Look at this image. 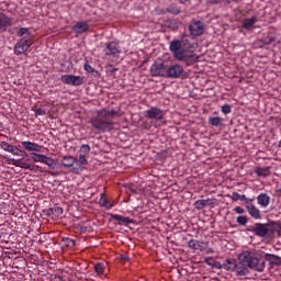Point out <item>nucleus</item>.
Instances as JSON below:
<instances>
[{"label": "nucleus", "instance_id": "obj_9", "mask_svg": "<svg viewBox=\"0 0 281 281\" xmlns=\"http://www.w3.org/2000/svg\"><path fill=\"white\" fill-rule=\"evenodd\" d=\"M150 74L154 76V78H157L158 76L168 77V66H166L164 63H155L150 67Z\"/></svg>", "mask_w": 281, "mask_h": 281}, {"label": "nucleus", "instance_id": "obj_55", "mask_svg": "<svg viewBox=\"0 0 281 281\" xmlns=\"http://www.w3.org/2000/svg\"><path fill=\"white\" fill-rule=\"evenodd\" d=\"M278 147L281 148V139L279 140Z\"/></svg>", "mask_w": 281, "mask_h": 281}, {"label": "nucleus", "instance_id": "obj_33", "mask_svg": "<svg viewBox=\"0 0 281 281\" xmlns=\"http://www.w3.org/2000/svg\"><path fill=\"white\" fill-rule=\"evenodd\" d=\"M167 12H170V14H181V9L179 7L171 4L167 8Z\"/></svg>", "mask_w": 281, "mask_h": 281}, {"label": "nucleus", "instance_id": "obj_29", "mask_svg": "<svg viewBox=\"0 0 281 281\" xmlns=\"http://www.w3.org/2000/svg\"><path fill=\"white\" fill-rule=\"evenodd\" d=\"M99 204L101 205V207H105V210H112L113 207V204L106 199V195L104 193H101Z\"/></svg>", "mask_w": 281, "mask_h": 281}, {"label": "nucleus", "instance_id": "obj_59", "mask_svg": "<svg viewBox=\"0 0 281 281\" xmlns=\"http://www.w3.org/2000/svg\"><path fill=\"white\" fill-rule=\"evenodd\" d=\"M0 239H1V234H0Z\"/></svg>", "mask_w": 281, "mask_h": 281}, {"label": "nucleus", "instance_id": "obj_54", "mask_svg": "<svg viewBox=\"0 0 281 281\" xmlns=\"http://www.w3.org/2000/svg\"><path fill=\"white\" fill-rule=\"evenodd\" d=\"M0 159H8V156H3L0 154Z\"/></svg>", "mask_w": 281, "mask_h": 281}, {"label": "nucleus", "instance_id": "obj_35", "mask_svg": "<svg viewBox=\"0 0 281 281\" xmlns=\"http://www.w3.org/2000/svg\"><path fill=\"white\" fill-rule=\"evenodd\" d=\"M32 159H33V161H35V162L43 164V161H44V159H45V155L33 153Z\"/></svg>", "mask_w": 281, "mask_h": 281}, {"label": "nucleus", "instance_id": "obj_5", "mask_svg": "<svg viewBox=\"0 0 281 281\" xmlns=\"http://www.w3.org/2000/svg\"><path fill=\"white\" fill-rule=\"evenodd\" d=\"M60 81L63 85H69L70 87H82L85 77L76 75H61Z\"/></svg>", "mask_w": 281, "mask_h": 281}, {"label": "nucleus", "instance_id": "obj_52", "mask_svg": "<svg viewBox=\"0 0 281 281\" xmlns=\"http://www.w3.org/2000/svg\"><path fill=\"white\" fill-rule=\"evenodd\" d=\"M279 236H281V223L279 224V231H278Z\"/></svg>", "mask_w": 281, "mask_h": 281}, {"label": "nucleus", "instance_id": "obj_19", "mask_svg": "<svg viewBox=\"0 0 281 281\" xmlns=\"http://www.w3.org/2000/svg\"><path fill=\"white\" fill-rule=\"evenodd\" d=\"M256 23H258V16L254 15L252 18L243 20V27L244 30L251 31L254 27H256Z\"/></svg>", "mask_w": 281, "mask_h": 281}, {"label": "nucleus", "instance_id": "obj_36", "mask_svg": "<svg viewBox=\"0 0 281 281\" xmlns=\"http://www.w3.org/2000/svg\"><path fill=\"white\" fill-rule=\"evenodd\" d=\"M89 153H91V146H89L87 144L81 145L80 155H85L87 157V155H89Z\"/></svg>", "mask_w": 281, "mask_h": 281}, {"label": "nucleus", "instance_id": "obj_38", "mask_svg": "<svg viewBox=\"0 0 281 281\" xmlns=\"http://www.w3.org/2000/svg\"><path fill=\"white\" fill-rule=\"evenodd\" d=\"M237 223L238 225H247V223H249V217L240 215L237 217Z\"/></svg>", "mask_w": 281, "mask_h": 281}, {"label": "nucleus", "instance_id": "obj_18", "mask_svg": "<svg viewBox=\"0 0 281 281\" xmlns=\"http://www.w3.org/2000/svg\"><path fill=\"white\" fill-rule=\"evenodd\" d=\"M214 199L198 200L194 202L195 210H205L210 205H214Z\"/></svg>", "mask_w": 281, "mask_h": 281}, {"label": "nucleus", "instance_id": "obj_42", "mask_svg": "<svg viewBox=\"0 0 281 281\" xmlns=\"http://www.w3.org/2000/svg\"><path fill=\"white\" fill-rule=\"evenodd\" d=\"M261 41H263L266 45H271V43H274L276 38L273 36H267L263 37Z\"/></svg>", "mask_w": 281, "mask_h": 281}, {"label": "nucleus", "instance_id": "obj_43", "mask_svg": "<svg viewBox=\"0 0 281 281\" xmlns=\"http://www.w3.org/2000/svg\"><path fill=\"white\" fill-rule=\"evenodd\" d=\"M63 241L66 243L67 247H71V245L72 246L76 245V241L74 239L69 238V237H65L63 239Z\"/></svg>", "mask_w": 281, "mask_h": 281}, {"label": "nucleus", "instance_id": "obj_8", "mask_svg": "<svg viewBox=\"0 0 281 281\" xmlns=\"http://www.w3.org/2000/svg\"><path fill=\"white\" fill-rule=\"evenodd\" d=\"M103 53L106 56H112V58H119L122 50L120 49V45L116 42H109L105 44V48Z\"/></svg>", "mask_w": 281, "mask_h": 281}, {"label": "nucleus", "instance_id": "obj_46", "mask_svg": "<svg viewBox=\"0 0 281 281\" xmlns=\"http://www.w3.org/2000/svg\"><path fill=\"white\" fill-rule=\"evenodd\" d=\"M235 212L236 214H245V209H243L241 206H237L235 207Z\"/></svg>", "mask_w": 281, "mask_h": 281}, {"label": "nucleus", "instance_id": "obj_11", "mask_svg": "<svg viewBox=\"0 0 281 281\" xmlns=\"http://www.w3.org/2000/svg\"><path fill=\"white\" fill-rule=\"evenodd\" d=\"M183 66L179 64H172L167 67V78H181L183 76Z\"/></svg>", "mask_w": 281, "mask_h": 281}, {"label": "nucleus", "instance_id": "obj_50", "mask_svg": "<svg viewBox=\"0 0 281 281\" xmlns=\"http://www.w3.org/2000/svg\"><path fill=\"white\" fill-rule=\"evenodd\" d=\"M207 3L217 4L221 3V0H207Z\"/></svg>", "mask_w": 281, "mask_h": 281}, {"label": "nucleus", "instance_id": "obj_32", "mask_svg": "<svg viewBox=\"0 0 281 281\" xmlns=\"http://www.w3.org/2000/svg\"><path fill=\"white\" fill-rule=\"evenodd\" d=\"M43 164H45L46 166H48L49 168H55L56 167V160H54V158H49L47 156H44V161Z\"/></svg>", "mask_w": 281, "mask_h": 281}, {"label": "nucleus", "instance_id": "obj_49", "mask_svg": "<svg viewBox=\"0 0 281 281\" xmlns=\"http://www.w3.org/2000/svg\"><path fill=\"white\" fill-rule=\"evenodd\" d=\"M120 258H121V260H124L125 262H128V260H130L128 255H121Z\"/></svg>", "mask_w": 281, "mask_h": 281}, {"label": "nucleus", "instance_id": "obj_25", "mask_svg": "<svg viewBox=\"0 0 281 281\" xmlns=\"http://www.w3.org/2000/svg\"><path fill=\"white\" fill-rule=\"evenodd\" d=\"M255 172L257 173V177H263L267 178L271 175V168L270 167H256Z\"/></svg>", "mask_w": 281, "mask_h": 281}, {"label": "nucleus", "instance_id": "obj_39", "mask_svg": "<svg viewBox=\"0 0 281 281\" xmlns=\"http://www.w3.org/2000/svg\"><path fill=\"white\" fill-rule=\"evenodd\" d=\"M85 71H87V74H94L95 72V68L93 66H91L89 63H86L83 66Z\"/></svg>", "mask_w": 281, "mask_h": 281}, {"label": "nucleus", "instance_id": "obj_53", "mask_svg": "<svg viewBox=\"0 0 281 281\" xmlns=\"http://www.w3.org/2000/svg\"><path fill=\"white\" fill-rule=\"evenodd\" d=\"M206 254H214V250L212 248H210Z\"/></svg>", "mask_w": 281, "mask_h": 281}, {"label": "nucleus", "instance_id": "obj_47", "mask_svg": "<svg viewBox=\"0 0 281 281\" xmlns=\"http://www.w3.org/2000/svg\"><path fill=\"white\" fill-rule=\"evenodd\" d=\"M205 262L209 265V267H214V262H216V261H214V259H212V258H206Z\"/></svg>", "mask_w": 281, "mask_h": 281}, {"label": "nucleus", "instance_id": "obj_21", "mask_svg": "<svg viewBox=\"0 0 281 281\" xmlns=\"http://www.w3.org/2000/svg\"><path fill=\"white\" fill-rule=\"evenodd\" d=\"M257 202L260 207H269V203H271V196L267 193H260L257 196Z\"/></svg>", "mask_w": 281, "mask_h": 281}, {"label": "nucleus", "instance_id": "obj_12", "mask_svg": "<svg viewBox=\"0 0 281 281\" xmlns=\"http://www.w3.org/2000/svg\"><path fill=\"white\" fill-rule=\"evenodd\" d=\"M61 165L64 168H72L71 172L78 175V172H82V167H75L76 166V158L74 156H65L63 158Z\"/></svg>", "mask_w": 281, "mask_h": 281}, {"label": "nucleus", "instance_id": "obj_41", "mask_svg": "<svg viewBox=\"0 0 281 281\" xmlns=\"http://www.w3.org/2000/svg\"><path fill=\"white\" fill-rule=\"evenodd\" d=\"M18 36L20 37H23L25 36V34H30V31L27 30V27H21L19 31H18Z\"/></svg>", "mask_w": 281, "mask_h": 281}, {"label": "nucleus", "instance_id": "obj_57", "mask_svg": "<svg viewBox=\"0 0 281 281\" xmlns=\"http://www.w3.org/2000/svg\"><path fill=\"white\" fill-rule=\"evenodd\" d=\"M1 214H3V211H2V209L0 207V215H1Z\"/></svg>", "mask_w": 281, "mask_h": 281}, {"label": "nucleus", "instance_id": "obj_44", "mask_svg": "<svg viewBox=\"0 0 281 281\" xmlns=\"http://www.w3.org/2000/svg\"><path fill=\"white\" fill-rule=\"evenodd\" d=\"M33 111H34V113H36V115H45L46 114L45 110L41 109V108L34 106Z\"/></svg>", "mask_w": 281, "mask_h": 281}, {"label": "nucleus", "instance_id": "obj_27", "mask_svg": "<svg viewBox=\"0 0 281 281\" xmlns=\"http://www.w3.org/2000/svg\"><path fill=\"white\" fill-rule=\"evenodd\" d=\"M247 212L248 214H250V216H252V218H256V221L262 218V216L260 215V210H258L256 205L247 206Z\"/></svg>", "mask_w": 281, "mask_h": 281}, {"label": "nucleus", "instance_id": "obj_37", "mask_svg": "<svg viewBox=\"0 0 281 281\" xmlns=\"http://www.w3.org/2000/svg\"><path fill=\"white\" fill-rule=\"evenodd\" d=\"M75 164H80L81 166H87V164H89V160H87V156L80 154L79 155V159H76Z\"/></svg>", "mask_w": 281, "mask_h": 281}, {"label": "nucleus", "instance_id": "obj_2", "mask_svg": "<svg viewBox=\"0 0 281 281\" xmlns=\"http://www.w3.org/2000/svg\"><path fill=\"white\" fill-rule=\"evenodd\" d=\"M115 115H120V112L116 110H99L97 115L92 116L89 121V124L92 126L94 135H101V133H111L115 122L113 119Z\"/></svg>", "mask_w": 281, "mask_h": 281}, {"label": "nucleus", "instance_id": "obj_4", "mask_svg": "<svg viewBox=\"0 0 281 281\" xmlns=\"http://www.w3.org/2000/svg\"><path fill=\"white\" fill-rule=\"evenodd\" d=\"M248 232H252V234L259 236V238H267V236L273 234V228H271L269 224L256 223L248 228Z\"/></svg>", "mask_w": 281, "mask_h": 281}, {"label": "nucleus", "instance_id": "obj_13", "mask_svg": "<svg viewBox=\"0 0 281 281\" xmlns=\"http://www.w3.org/2000/svg\"><path fill=\"white\" fill-rule=\"evenodd\" d=\"M0 148L4 150L5 153H11L14 157H21L22 150L19 149V147L8 143V142H0Z\"/></svg>", "mask_w": 281, "mask_h": 281}, {"label": "nucleus", "instance_id": "obj_31", "mask_svg": "<svg viewBox=\"0 0 281 281\" xmlns=\"http://www.w3.org/2000/svg\"><path fill=\"white\" fill-rule=\"evenodd\" d=\"M232 199L233 201H249V199H247V195L240 194L238 192H234Z\"/></svg>", "mask_w": 281, "mask_h": 281}, {"label": "nucleus", "instance_id": "obj_24", "mask_svg": "<svg viewBox=\"0 0 281 281\" xmlns=\"http://www.w3.org/2000/svg\"><path fill=\"white\" fill-rule=\"evenodd\" d=\"M236 265H238V261H236V259L234 258L226 259L224 261V271H231V272L236 271Z\"/></svg>", "mask_w": 281, "mask_h": 281}, {"label": "nucleus", "instance_id": "obj_34", "mask_svg": "<svg viewBox=\"0 0 281 281\" xmlns=\"http://www.w3.org/2000/svg\"><path fill=\"white\" fill-rule=\"evenodd\" d=\"M94 271L98 276H104V263H97L94 266Z\"/></svg>", "mask_w": 281, "mask_h": 281}, {"label": "nucleus", "instance_id": "obj_7", "mask_svg": "<svg viewBox=\"0 0 281 281\" xmlns=\"http://www.w3.org/2000/svg\"><path fill=\"white\" fill-rule=\"evenodd\" d=\"M145 117H147V120H156L157 122H161V120L166 117V111L157 106H151L145 112Z\"/></svg>", "mask_w": 281, "mask_h": 281}, {"label": "nucleus", "instance_id": "obj_28", "mask_svg": "<svg viewBox=\"0 0 281 281\" xmlns=\"http://www.w3.org/2000/svg\"><path fill=\"white\" fill-rule=\"evenodd\" d=\"M265 260L270 262V265H281V257L278 255L266 254Z\"/></svg>", "mask_w": 281, "mask_h": 281}, {"label": "nucleus", "instance_id": "obj_56", "mask_svg": "<svg viewBox=\"0 0 281 281\" xmlns=\"http://www.w3.org/2000/svg\"><path fill=\"white\" fill-rule=\"evenodd\" d=\"M48 175H52V176H54V175H56L55 172H52V171H48Z\"/></svg>", "mask_w": 281, "mask_h": 281}, {"label": "nucleus", "instance_id": "obj_23", "mask_svg": "<svg viewBox=\"0 0 281 281\" xmlns=\"http://www.w3.org/2000/svg\"><path fill=\"white\" fill-rule=\"evenodd\" d=\"M23 148H25V150H31L34 153H41V145L36 144V143H32V142H22L21 143Z\"/></svg>", "mask_w": 281, "mask_h": 281}, {"label": "nucleus", "instance_id": "obj_30", "mask_svg": "<svg viewBox=\"0 0 281 281\" xmlns=\"http://www.w3.org/2000/svg\"><path fill=\"white\" fill-rule=\"evenodd\" d=\"M209 124L211 126H215V127L223 126V119H221L218 116H210Z\"/></svg>", "mask_w": 281, "mask_h": 281}, {"label": "nucleus", "instance_id": "obj_48", "mask_svg": "<svg viewBox=\"0 0 281 281\" xmlns=\"http://www.w3.org/2000/svg\"><path fill=\"white\" fill-rule=\"evenodd\" d=\"M256 45H258L259 47H263L265 45H267V44H265V42H263V40H258L257 41V43H256Z\"/></svg>", "mask_w": 281, "mask_h": 281}, {"label": "nucleus", "instance_id": "obj_15", "mask_svg": "<svg viewBox=\"0 0 281 281\" xmlns=\"http://www.w3.org/2000/svg\"><path fill=\"white\" fill-rule=\"evenodd\" d=\"M178 60L186 63L187 67H192V65L199 60V57H196L193 53H190V50H187L182 55V58H178Z\"/></svg>", "mask_w": 281, "mask_h": 281}, {"label": "nucleus", "instance_id": "obj_58", "mask_svg": "<svg viewBox=\"0 0 281 281\" xmlns=\"http://www.w3.org/2000/svg\"><path fill=\"white\" fill-rule=\"evenodd\" d=\"M213 281H218V279L215 278V279H213Z\"/></svg>", "mask_w": 281, "mask_h": 281}, {"label": "nucleus", "instance_id": "obj_1", "mask_svg": "<svg viewBox=\"0 0 281 281\" xmlns=\"http://www.w3.org/2000/svg\"><path fill=\"white\" fill-rule=\"evenodd\" d=\"M239 262L235 268V276L237 278H245V276H249V269L252 271H258L262 273L265 271V260L258 257V254L255 251L246 250L241 252L238 257Z\"/></svg>", "mask_w": 281, "mask_h": 281}, {"label": "nucleus", "instance_id": "obj_6", "mask_svg": "<svg viewBox=\"0 0 281 281\" xmlns=\"http://www.w3.org/2000/svg\"><path fill=\"white\" fill-rule=\"evenodd\" d=\"M32 47V42L26 37H22L13 47V54L15 56H21V54H25Z\"/></svg>", "mask_w": 281, "mask_h": 281}, {"label": "nucleus", "instance_id": "obj_45", "mask_svg": "<svg viewBox=\"0 0 281 281\" xmlns=\"http://www.w3.org/2000/svg\"><path fill=\"white\" fill-rule=\"evenodd\" d=\"M214 269H225V262L221 263V262H214L213 263Z\"/></svg>", "mask_w": 281, "mask_h": 281}, {"label": "nucleus", "instance_id": "obj_3", "mask_svg": "<svg viewBox=\"0 0 281 281\" xmlns=\"http://www.w3.org/2000/svg\"><path fill=\"white\" fill-rule=\"evenodd\" d=\"M169 49L171 53H173L175 58L178 60V58H183L187 50L192 49V44H190V41H188L186 37H183L182 41L173 40L170 43Z\"/></svg>", "mask_w": 281, "mask_h": 281}, {"label": "nucleus", "instance_id": "obj_51", "mask_svg": "<svg viewBox=\"0 0 281 281\" xmlns=\"http://www.w3.org/2000/svg\"><path fill=\"white\" fill-rule=\"evenodd\" d=\"M191 0H179V3H182V5H186L187 3H190Z\"/></svg>", "mask_w": 281, "mask_h": 281}, {"label": "nucleus", "instance_id": "obj_17", "mask_svg": "<svg viewBox=\"0 0 281 281\" xmlns=\"http://www.w3.org/2000/svg\"><path fill=\"white\" fill-rule=\"evenodd\" d=\"M7 160L9 165L23 168V170H30L32 168L30 164L24 162L22 159L7 158Z\"/></svg>", "mask_w": 281, "mask_h": 281}, {"label": "nucleus", "instance_id": "obj_40", "mask_svg": "<svg viewBox=\"0 0 281 281\" xmlns=\"http://www.w3.org/2000/svg\"><path fill=\"white\" fill-rule=\"evenodd\" d=\"M222 113H223L224 115H229V113H232V105H229V104H224V105L222 106Z\"/></svg>", "mask_w": 281, "mask_h": 281}, {"label": "nucleus", "instance_id": "obj_16", "mask_svg": "<svg viewBox=\"0 0 281 281\" xmlns=\"http://www.w3.org/2000/svg\"><path fill=\"white\" fill-rule=\"evenodd\" d=\"M63 212H64L63 207L54 206L52 209H48L47 216L53 218V221H58V218L63 217Z\"/></svg>", "mask_w": 281, "mask_h": 281}, {"label": "nucleus", "instance_id": "obj_26", "mask_svg": "<svg viewBox=\"0 0 281 281\" xmlns=\"http://www.w3.org/2000/svg\"><path fill=\"white\" fill-rule=\"evenodd\" d=\"M189 249H194L195 251H203V241L191 239L188 243Z\"/></svg>", "mask_w": 281, "mask_h": 281}, {"label": "nucleus", "instance_id": "obj_14", "mask_svg": "<svg viewBox=\"0 0 281 281\" xmlns=\"http://www.w3.org/2000/svg\"><path fill=\"white\" fill-rule=\"evenodd\" d=\"M12 26V18L0 11V32H7Z\"/></svg>", "mask_w": 281, "mask_h": 281}, {"label": "nucleus", "instance_id": "obj_10", "mask_svg": "<svg viewBox=\"0 0 281 281\" xmlns=\"http://www.w3.org/2000/svg\"><path fill=\"white\" fill-rule=\"evenodd\" d=\"M191 36H201L205 32V25L202 21H192L189 25Z\"/></svg>", "mask_w": 281, "mask_h": 281}, {"label": "nucleus", "instance_id": "obj_22", "mask_svg": "<svg viewBox=\"0 0 281 281\" xmlns=\"http://www.w3.org/2000/svg\"><path fill=\"white\" fill-rule=\"evenodd\" d=\"M110 216L113 221H117L119 225H131V223H133V220L130 217H124L120 214H110Z\"/></svg>", "mask_w": 281, "mask_h": 281}, {"label": "nucleus", "instance_id": "obj_20", "mask_svg": "<svg viewBox=\"0 0 281 281\" xmlns=\"http://www.w3.org/2000/svg\"><path fill=\"white\" fill-rule=\"evenodd\" d=\"M89 31V22H78L72 26V32L75 34H85V32Z\"/></svg>", "mask_w": 281, "mask_h": 281}]
</instances>
